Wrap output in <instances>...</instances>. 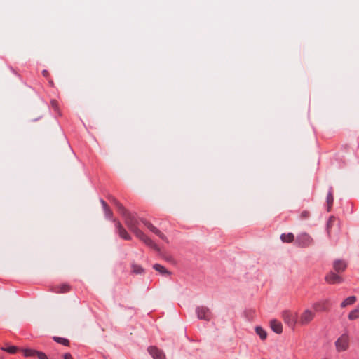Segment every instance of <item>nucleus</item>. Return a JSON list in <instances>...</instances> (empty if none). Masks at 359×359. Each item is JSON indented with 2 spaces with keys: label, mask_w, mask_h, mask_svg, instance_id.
<instances>
[{
  "label": "nucleus",
  "mask_w": 359,
  "mask_h": 359,
  "mask_svg": "<svg viewBox=\"0 0 359 359\" xmlns=\"http://www.w3.org/2000/svg\"><path fill=\"white\" fill-rule=\"evenodd\" d=\"M111 202H112L116 205L119 212L122 215L125 224L128 228L147 245L151 248L158 252H160L159 247L151 239L146 236L140 229H138V220L130 212H129L115 198L111 197Z\"/></svg>",
  "instance_id": "f257e3e1"
},
{
  "label": "nucleus",
  "mask_w": 359,
  "mask_h": 359,
  "mask_svg": "<svg viewBox=\"0 0 359 359\" xmlns=\"http://www.w3.org/2000/svg\"><path fill=\"white\" fill-rule=\"evenodd\" d=\"M314 311L309 309H304L298 316V323L302 326L309 325L315 318Z\"/></svg>",
  "instance_id": "f03ea898"
},
{
  "label": "nucleus",
  "mask_w": 359,
  "mask_h": 359,
  "mask_svg": "<svg viewBox=\"0 0 359 359\" xmlns=\"http://www.w3.org/2000/svg\"><path fill=\"white\" fill-rule=\"evenodd\" d=\"M350 338L347 333L341 334L335 341L334 345L337 351H346L349 348Z\"/></svg>",
  "instance_id": "7ed1b4c3"
},
{
  "label": "nucleus",
  "mask_w": 359,
  "mask_h": 359,
  "mask_svg": "<svg viewBox=\"0 0 359 359\" xmlns=\"http://www.w3.org/2000/svg\"><path fill=\"white\" fill-rule=\"evenodd\" d=\"M282 318L284 322L291 328L294 329L295 325L298 323V316L297 313L290 311H284L282 313Z\"/></svg>",
  "instance_id": "20e7f679"
},
{
  "label": "nucleus",
  "mask_w": 359,
  "mask_h": 359,
  "mask_svg": "<svg viewBox=\"0 0 359 359\" xmlns=\"http://www.w3.org/2000/svg\"><path fill=\"white\" fill-rule=\"evenodd\" d=\"M313 242L312 237L307 233H299L296 238V243L297 245L306 248L311 245Z\"/></svg>",
  "instance_id": "39448f33"
},
{
  "label": "nucleus",
  "mask_w": 359,
  "mask_h": 359,
  "mask_svg": "<svg viewBox=\"0 0 359 359\" xmlns=\"http://www.w3.org/2000/svg\"><path fill=\"white\" fill-rule=\"evenodd\" d=\"M197 317L201 320H210L212 318V313L205 306H200L196 309Z\"/></svg>",
  "instance_id": "423d86ee"
},
{
  "label": "nucleus",
  "mask_w": 359,
  "mask_h": 359,
  "mask_svg": "<svg viewBox=\"0 0 359 359\" xmlns=\"http://www.w3.org/2000/svg\"><path fill=\"white\" fill-rule=\"evenodd\" d=\"M325 280L330 284H339L342 283L344 279L340 276L330 271L325 276Z\"/></svg>",
  "instance_id": "0eeeda50"
},
{
  "label": "nucleus",
  "mask_w": 359,
  "mask_h": 359,
  "mask_svg": "<svg viewBox=\"0 0 359 359\" xmlns=\"http://www.w3.org/2000/svg\"><path fill=\"white\" fill-rule=\"evenodd\" d=\"M142 223L154 233L157 235L159 238H161L162 240L166 241L168 243V240L167 237L160 231L158 230L156 226H154L150 222L142 219Z\"/></svg>",
  "instance_id": "6e6552de"
},
{
  "label": "nucleus",
  "mask_w": 359,
  "mask_h": 359,
  "mask_svg": "<svg viewBox=\"0 0 359 359\" xmlns=\"http://www.w3.org/2000/svg\"><path fill=\"white\" fill-rule=\"evenodd\" d=\"M148 351H149V354L151 355V356L154 359H164L165 358V354L163 353V352L161 350L158 349L156 346L149 347Z\"/></svg>",
  "instance_id": "1a4fd4ad"
},
{
  "label": "nucleus",
  "mask_w": 359,
  "mask_h": 359,
  "mask_svg": "<svg viewBox=\"0 0 359 359\" xmlns=\"http://www.w3.org/2000/svg\"><path fill=\"white\" fill-rule=\"evenodd\" d=\"M328 304H329L328 299L320 301V302L314 303L313 304V308L316 311H328V307H327Z\"/></svg>",
  "instance_id": "9d476101"
},
{
  "label": "nucleus",
  "mask_w": 359,
  "mask_h": 359,
  "mask_svg": "<svg viewBox=\"0 0 359 359\" xmlns=\"http://www.w3.org/2000/svg\"><path fill=\"white\" fill-rule=\"evenodd\" d=\"M116 229L120 237L128 241L131 239V236L118 221L116 222Z\"/></svg>",
  "instance_id": "9b49d317"
},
{
  "label": "nucleus",
  "mask_w": 359,
  "mask_h": 359,
  "mask_svg": "<svg viewBox=\"0 0 359 359\" xmlns=\"http://www.w3.org/2000/svg\"><path fill=\"white\" fill-rule=\"evenodd\" d=\"M347 264L344 260L337 259L333 263V269L337 273H341L346 270Z\"/></svg>",
  "instance_id": "f8f14e48"
},
{
  "label": "nucleus",
  "mask_w": 359,
  "mask_h": 359,
  "mask_svg": "<svg viewBox=\"0 0 359 359\" xmlns=\"http://www.w3.org/2000/svg\"><path fill=\"white\" fill-rule=\"evenodd\" d=\"M270 325H271V327L272 329V330L277 333V334H280L282 333L283 332V326H282V324L280 321L276 320V319H273V320H271V323H270Z\"/></svg>",
  "instance_id": "ddd939ff"
},
{
  "label": "nucleus",
  "mask_w": 359,
  "mask_h": 359,
  "mask_svg": "<svg viewBox=\"0 0 359 359\" xmlns=\"http://www.w3.org/2000/svg\"><path fill=\"white\" fill-rule=\"evenodd\" d=\"M356 300L357 298L355 296L348 297L341 303V307L345 308L347 306L352 305L356 302Z\"/></svg>",
  "instance_id": "4468645a"
},
{
  "label": "nucleus",
  "mask_w": 359,
  "mask_h": 359,
  "mask_svg": "<svg viewBox=\"0 0 359 359\" xmlns=\"http://www.w3.org/2000/svg\"><path fill=\"white\" fill-rule=\"evenodd\" d=\"M256 334L260 337L262 340H264L267 337L266 332L260 326H257L255 329Z\"/></svg>",
  "instance_id": "2eb2a0df"
},
{
  "label": "nucleus",
  "mask_w": 359,
  "mask_h": 359,
  "mask_svg": "<svg viewBox=\"0 0 359 359\" xmlns=\"http://www.w3.org/2000/svg\"><path fill=\"white\" fill-rule=\"evenodd\" d=\"M294 236L292 233H283L280 236V239L285 243H291L294 241Z\"/></svg>",
  "instance_id": "dca6fc26"
},
{
  "label": "nucleus",
  "mask_w": 359,
  "mask_h": 359,
  "mask_svg": "<svg viewBox=\"0 0 359 359\" xmlns=\"http://www.w3.org/2000/svg\"><path fill=\"white\" fill-rule=\"evenodd\" d=\"M153 267L156 271H158L162 274L168 276L170 275V272L168 271L161 264H155Z\"/></svg>",
  "instance_id": "f3484780"
},
{
  "label": "nucleus",
  "mask_w": 359,
  "mask_h": 359,
  "mask_svg": "<svg viewBox=\"0 0 359 359\" xmlns=\"http://www.w3.org/2000/svg\"><path fill=\"white\" fill-rule=\"evenodd\" d=\"M101 203H102V205L103 206L104 211V213H105V216L107 218H110L112 216L111 210L109 209V206L107 205V204L106 203V202L104 201L101 200Z\"/></svg>",
  "instance_id": "a211bd4d"
},
{
  "label": "nucleus",
  "mask_w": 359,
  "mask_h": 359,
  "mask_svg": "<svg viewBox=\"0 0 359 359\" xmlns=\"http://www.w3.org/2000/svg\"><path fill=\"white\" fill-rule=\"evenodd\" d=\"M333 201H334L333 194H332V190L330 189V191H329L327 196V211L328 212L330 211V210H331L332 205L333 204Z\"/></svg>",
  "instance_id": "6ab92c4d"
},
{
  "label": "nucleus",
  "mask_w": 359,
  "mask_h": 359,
  "mask_svg": "<svg viewBox=\"0 0 359 359\" xmlns=\"http://www.w3.org/2000/svg\"><path fill=\"white\" fill-rule=\"evenodd\" d=\"M348 319L351 320H355L359 318V309H355L351 311L348 314Z\"/></svg>",
  "instance_id": "aec40b11"
},
{
  "label": "nucleus",
  "mask_w": 359,
  "mask_h": 359,
  "mask_svg": "<svg viewBox=\"0 0 359 359\" xmlns=\"http://www.w3.org/2000/svg\"><path fill=\"white\" fill-rule=\"evenodd\" d=\"M54 341H55L57 343H60L61 344H63L65 346H69V340L65 338H61L58 337H53Z\"/></svg>",
  "instance_id": "412c9836"
},
{
  "label": "nucleus",
  "mask_w": 359,
  "mask_h": 359,
  "mask_svg": "<svg viewBox=\"0 0 359 359\" xmlns=\"http://www.w3.org/2000/svg\"><path fill=\"white\" fill-rule=\"evenodd\" d=\"M23 353L25 356H35L37 351L33 349H25Z\"/></svg>",
  "instance_id": "4be33fe9"
},
{
  "label": "nucleus",
  "mask_w": 359,
  "mask_h": 359,
  "mask_svg": "<svg viewBox=\"0 0 359 359\" xmlns=\"http://www.w3.org/2000/svg\"><path fill=\"white\" fill-rule=\"evenodd\" d=\"M133 271L135 273L140 274L143 272V269L142 268V266H140L139 265L133 264Z\"/></svg>",
  "instance_id": "5701e85b"
},
{
  "label": "nucleus",
  "mask_w": 359,
  "mask_h": 359,
  "mask_svg": "<svg viewBox=\"0 0 359 359\" xmlns=\"http://www.w3.org/2000/svg\"><path fill=\"white\" fill-rule=\"evenodd\" d=\"M2 350H4L6 352H8L10 353H15L17 351L18 348L14 346H11L7 348H2Z\"/></svg>",
  "instance_id": "b1692460"
},
{
  "label": "nucleus",
  "mask_w": 359,
  "mask_h": 359,
  "mask_svg": "<svg viewBox=\"0 0 359 359\" xmlns=\"http://www.w3.org/2000/svg\"><path fill=\"white\" fill-rule=\"evenodd\" d=\"M69 290V286L68 285L64 284V285H62L59 287V290L57 291V292L65 293V292H68Z\"/></svg>",
  "instance_id": "393cba45"
},
{
  "label": "nucleus",
  "mask_w": 359,
  "mask_h": 359,
  "mask_svg": "<svg viewBox=\"0 0 359 359\" xmlns=\"http://www.w3.org/2000/svg\"><path fill=\"white\" fill-rule=\"evenodd\" d=\"M335 220V218L334 217H330L329 218V220L327 222V233L330 234V228L331 227L332 223L334 222V221Z\"/></svg>",
  "instance_id": "a878e982"
},
{
  "label": "nucleus",
  "mask_w": 359,
  "mask_h": 359,
  "mask_svg": "<svg viewBox=\"0 0 359 359\" xmlns=\"http://www.w3.org/2000/svg\"><path fill=\"white\" fill-rule=\"evenodd\" d=\"M36 355L38 357L39 359H48L46 355L43 352L37 351Z\"/></svg>",
  "instance_id": "bb28decb"
},
{
  "label": "nucleus",
  "mask_w": 359,
  "mask_h": 359,
  "mask_svg": "<svg viewBox=\"0 0 359 359\" xmlns=\"http://www.w3.org/2000/svg\"><path fill=\"white\" fill-rule=\"evenodd\" d=\"M309 217V212L308 211H303L302 213V217L305 219Z\"/></svg>",
  "instance_id": "cd10ccee"
},
{
  "label": "nucleus",
  "mask_w": 359,
  "mask_h": 359,
  "mask_svg": "<svg viewBox=\"0 0 359 359\" xmlns=\"http://www.w3.org/2000/svg\"><path fill=\"white\" fill-rule=\"evenodd\" d=\"M64 359H74L70 353H65L64 355Z\"/></svg>",
  "instance_id": "c85d7f7f"
},
{
  "label": "nucleus",
  "mask_w": 359,
  "mask_h": 359,
  "mask_svg": "<svg viewBox=\"0 0 359 359\" xmlns=\"http://www.w3.org/2000/svg\"><path fill=\"white\" fill-rule=\"evenodd\" d=\"M42 74H43V76L48 77V75H49V72L47 70H43L42 72Z\"/></svg>",
  "instance_id": "c756f323"
}]
</instances>
